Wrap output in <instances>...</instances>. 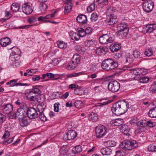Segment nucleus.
Instances as JSON below:
<instances>
[{
  "label": "nucleus",
  "mask_w": 156,
  "mask_h": 156,
  "mask_svg": "<svg viewBox=\"0 0 156 156\" xmlns=\"http://www.w3.org/2000/svg\"><path fill=\"white\" fill-rule=\"evenodd\" d=\"M129 106L127 101L124 100L119 101L113 105L111 110L114 114L119 115L125 113L128 110Z\"/></svg>",
  "instance_id": "obj_1"
},
{
  "label": "nucleus",
  "mask_w": 156,
  "mask_h": 156,
  "mask_svg": "<svg viewBox=\"0 0 156 156\" xmlns=\"http://www.w3.org/2000/svg\"><path fill=\"white\" fill-rule=\"evenodd\" d=\"M118 66L117 62L111 58H108L103 60L101 63V67L105 70H112Z\"/></svg>",
  "instance_id": "obj_2"
},
{
  "label": "nucleus",
  "mask_w": 156,
  "mask_h": 156,
  "mask_svg": "<svg viewBox=\"0 0 156 156\" xmlns=\"http://www.w3.org/2000/svg\"><path fill=\"white\" fill-rule=\"evenodd\" d=\"M114 9L112 7H109L107 9L106 12L107 18L106 21L110 25L115 24L117 21L116 16L114 14Z\"/></svg>",
  "instance_id": "obj_3"
},
{
  "label": "nucleus",
  "mask_w": 156,
  "mask_h": 156,
  "mask_svg": "<svg viewBox=\"0 0 156 156\" xmlns=\"http://www.w3.org/2000/svg\"><path fill=\"white\" fill-rule=\"evenodd\" d=\"M138 144L135 140H126L121 142L120 147L122 149L127 150H131L138 147Z\"/></svg>",
  "instance_id": "obj_4"
},
{
  "label": "nucleus",
  "mask_w": 156,
  "mask_h": 156,
  "mask_svg": "<svg viewBox=\"0 0 156 156\" xmlns=\"http://www.w3.org/2000/svg\"><path fill=\"white\" fill-rule=\"evenodd\" d=\"M117 34L119 36H126L128 33L129 28L127 23H122L118 25Z\"/></svg>",
  "instance_id": "obj_5"
},
{
  "label": "nucleus",
  "mask_w": 156,
  "mask_h": 156,
  "mask_svg": "<svg viewBox=\"0 0 156 156\" xmlns=\"http://www.w3.org/2000/svg\"><path fill=\"white\" fill-rule=\"evenodd\" d=\"M26 113L23 109L20 108L18 109L15 113L10 114L9 118L12 119H18L19 120H20L26 116Z\"/></svg>",
  "instance_id": "obj_6"
},
{
  "label": "nucleus",
  "mask_w": 156,
  "mask_h": 156,
  "mask_svg": "<svg viewBox=\"0 0 156 156\" xmlns=\"http://www.w3.org/2000/svg\"><path fill=\"white\" fill-rule=\"evenodd\" d=\"M95 131L97 137L101 138L107 133V128L103 125H99L96 128Z\"/></svg>",
  "instance_id": "obj_7"
},
{
  "label": "nucleus",
  "mask_w": 156,
  "mask_h": 156,
  "mask_svg": "<svg viewBox=\"0 0 156 156\" xmlns=\"http://www.w3.org/2000/svg\"><path fill=\"white\" fill-rule=\"evenodd\" d=\"M108 90L112 92H117L120 87L119 83L116 81H112L110 82L108 85Z\"/></svg>",
  "instance_id": "obj_8"
},
{
  "label": "nucleus",
  "mask_w": 156,
  "mask_h": 156,
  "mask_svg": "<svg viewBox=\"0 0 156 156\" xmlns=\"http://www.w3.org/2000/svg\"><path fill=\"white\" fill-rule=\"evenodd\" d=\"M114 40L112 37L109 36L107 34H104L101 36L99 38V41L101 44H105L112 42Z\"/></svg>",
  "instance_id": "obj_9"
},
{
  "label": "nucleus",
  "mask_w": 156,
  "mask_h": 156,
  "mask_svg": "<svg viewBox=\"0 0 156 156\" xmlns=\"http://www.w3.org/2000/svg\"><path fill=\"white\" fill-rule=\"evenodd\" d=\"M76 136V132L73 130H70L64 135L63 139L65 140H71L75 139Z\"/></svg>",
  "instance_id": "obj_10"
},
{
  "label": "nucleus",
  "mask_w": 156,
  "mask_h": 156,
  "mask_svg": "<svg viewBox=\"0 0 156 156\" xmlns=\"http://www.w3.org/2000/svg\"><path fill=\"white\" fill-rule=\"evenodd\" d=\"M154 6V3L151 1H146L143 4V7L144 10L147 12H151Z\"/></svg>",
  "instance_id": "obj_11"
},
{
  "label": "nucleus",
  "mask_w": 156,
  "mask_h": 156,
  "mask_svg": "<svg viewBox=\"0 0 156 156\" xmlns=\"http://www.w3.org/2000/svg\"><path fill=\"white\" fill-rule=\"evenodd\" d=\"M28 116L30 119H35L38 117V114L35 108H28L27 112Z\"/></svg>",
  "instance_id": "obj_12"
},
{
  "label": "nucleus",
  "mask_w": 156,
  "mask_h": 156,
  "mask_svg": "<svg viewBox=\"0 0 156 156\" xmlns=\"http://www.w3.org/2000/svg\"><path fill=\"white\" fill-rule=\"evenodd\" d=\"M127 71H130V73L132 75H134L136 76L133 77V78L136 80H138L141 74H142L141 69H133L128 67L126 69Z\"/></svg>",
  "instance_id": "obj_13"
},
{
  "label": "nucleus",
  "mask_w": 156,
  "mask_h": 156,
  "mask_svg": "<svg viewBox=\"0 0 156 156\" xmlns=\"http://www.w3.org/2000/svg\"><path fill=\"white\" fill-rule=\"evenodd\" d=\"M22 9L23 12L27 15L30 14L33 11V9L30 4L26 3L23 4L22 6Z\"/></svg>",
  "instance_id": "obj_14"
},
{
  "label": "nucleus",
  "mask_w": 156,
  "mask_h": 156,
  "mask_svg": "<svg viewBox=\"0 0 156 156\" xmlns=\"http://www.w3.org/2000/svg\"><path fill=\"white\" fill-rule=\"evenodd\" d=\"M3 111L5 113L9 114V116L10 114H13L11 113L13 109V107L11 104H6L3 106Z\"/></svg>",
  "instance_id": "obj_15"
},
{
  "label": "nucleus",
  "mask_w": 156,
  "mask_h": 156,
  "mask_svg": "<svg viewBox=\"0 0 156 156\" xmlns=\"http://www.w3.org/2000/svg\"><path fill=\"white\" fill-rule=\"evenodd\" d=\"M11 43L10 39L8 37H5L1 38L0 40L1 45L5 47L9 45Z\"/></svg>",
  "instance_id": "obj_16"
},
{
  "label": "nucleus",
  "mask_w": 156,
  "mask_h": 156,
  "mask_svg": "<svg viewBox=\"0 0 156 156\" xmlns=\"http://www.w3.org/2000/svg\"><path fill=\"white\" fill-rule=\"evenodd\" d=\"M64 12L65 14H67L69 13L72 9L73 4L71 2H65L64 4Z\"/></svg>",
  "instance_id": "obj_17"
},
{
  "label": "nucleus",
  "mask_w": 156,
  "mask_h": 156,
  "mask_svg": "<svg viewBox=\"0 0 156 156\" xmlns=\"http://www.w3.org/2000/svg\"><path fill=\"white\" fill-rule=\"evenodd\" d=\"M96 53L99 55H104L108 51V48L105 46H101L97 48L95 50Z\"/></svg>",
  "instance_id": "obj_18"
},
{
  "label": "nucleus",
  "mask_w": 156,
  "mask_h": 156,
  "mask_svg": "<svg viewBox=\"0 0 156 156\" xmlns=\"http://www.w3.org/2000/svg\"><path fill=\"white\" fill-rule=\"evenodd\" d=\"M120 129L122 132L127 136H129L130 135V129L129 127L126 125H122L120 128Z\"/></svg>",
  "instance_id": "obj_19"
},
{
  "label": "nucleus",
  "mask_w": 156,
  "mask_h": 156,
  "mask_svg": "<svg viewBox=\"0 0 156 156\" xmlns=\"http://www.w3.org/2000/svg\"><path fill=\"white\" fill-rule=\"evenodd\" d=\"M123 120L122 119H117L112 120L110 123L113 126H118L123 124Z\"/></svg>",
  "instance_id": "obj_20"
},
{
  "label": "nucleus",
  "mask_w": 156,
  "mask_h": 156,
  "mask_svg": "<svg viewBox=\"0 0 156 156\" xmlns=\"http://www.w3.org/2000/svg\"><path fill=\"white\" fill-rule=\"evenodd\" d=\"M77 21L79 23H85L87 21V16L83 14H80L78 15L76 19Z\"/></svg>",
  "instance_id": "obj_21"
},
{
  "label": "nucleus",
  "mask_w": 156,
  "mask_h": 156,
  "mask_svg": "<svg viewBox=\"0 0 156 156\" xmlns=\"http://www.w3.org/2000/svg\"><path fill=\"white\" fill-rule=\"evenodd\" d=\"M112 150L106 147L103 148L101 150V152L103 155H110L112 153Z\"/></svg>",
  "instance_id": "obj_22"
},
{
  "label": "nucleus",
  "mask_w": 156,
  "mask_h": 156,
  "mask_svg": "<svg viewBox=\"0 0 156 156\" xmlns=\"http://www.w3.org/2000/svg\"><path fill=\"white\" fill-rule=\"evenodd\" d=\"M124 60L126 63L131 64L133 62L134 59L131 55L129 54H127L125 55Z\"/></svg>",
  "instance_id": "obj_23"
},
{
  "label": "nucleus",
  "mask_w": 156,
  "mask_h": 156,
  "mask_svg": "<svg viewBox=\"0 0 156 156\" xmlns=\"http://www.w3.org/2000/svg\"><path fill=\"white\" fill-rule=\"evenodd\" d=\"M88 118L90 120L94 122L97 121L98 119V115L93 112H91L89 115Z\"/></svg>",
  "instance_id": "obj_24"
},
{
  "label": "nucleus",
  "mask_w": 156,
  "mask_h": 156,
  "mask_svg": "<svg viewBox=\"0 0 156 156\" xmlns=\"http://www.w3.org/2000/svg\"><path fill=\"white\" fill-rule=\"evenodd\" d=\"M82 151L81 146L80 145L75 146L72 151V153L74 154H78Z\"/></svg>",
  "instance_id": "obj_25"
},
{
  "label": "nucleus",
  "mask_w": 156,
  "mask_h": 156,
  "mask_svg": "<svg viewBox=\"0 0 156 156\" xmlns=\"http://www.w3.org/2000/svg\"><path fill=\"white\" fill-rule=\"evenodd\" d=\"M148 115L151 118H156V106L153 108L149 110Z\"/></svg>",
  "instance_id": "obj_26"
},
{
  "label": "nucleus",
  "mask_w": 156,
  "mask_h": 156,
  "mask_svg": "<svg viewBox=\"0 0 156 156\" xmlns=\"http://www.w3.org/2000/svg\"><path fill=\"white\" fill-rule=\"evenodd\" d=\"M156 28V25L154 24H150L147 26L146 29V32L150 33Z\"/></svg>",
  "instance_id": "obj_27"
},
{
  "label": "nucleus",
  "mask_w": 156,
  "mask_h": 156,
  "mask_svg": "<svg viewBox=\"0 0 156 156\" xmlns=\"http://www.w3.org/2000/svg\"><path fill=\"white\" fill-rule=\"evenodd\" d=\"M20 8V5L16 3H13L11 6V9L13 12H16L19 11Z\"/></svg>",
  "instance_id": "obj_28"
},
{
  "label": "nucleus",
  "mask_w": 156,
  "mask_h": 156,
  "mask_svg": "<svg viewBox=\"0 0 156 156\" xmlns=\"http://www.w3.org/2000/svg\"><path fill=\"white\" fill-rule=\"evenodd\" d=\"M80 60V56L77 54L74 55L72 59V62L77 64L79 62Z\"/></svg>",
  "instance_id": "obj_29"
},
{
  "label": "nucleus",
  "mask_w": 156,
  "mask_h": 156,
  "mask_svg": "<svg viewBox=\"0 0 156 156\" xmlns=\"http://www.w3.org/2000/svg\"><path fill=\"white\" fill-rule=\"evenodd\" d=\"M121 48V46L119 44H114L113 45H111L110 49L112 51H116Z\"/></svg>",
  "instance_id": "obj_30"
},
{
  "label": "nucleus",
  "mask_w": 156,
  "mask_h": 156,
  "mask_svg": "<svg viewBox=\"0 0 156 156\" xmlns=\"http://www.w3.org/2000/svg\"><path fill=\"white\" fill-rule=\"evenodd\" d=\"M19 120L20 121V126L22 127L27 126L29 123L28 121L26 119V116L23 118V119H22L21 120Z\"/></svg>",
  "instance_id": "obj_31"
},
{
  "label": "nucleus",
  "mask_w": 156,
  "mask_h": 156,
  "mask_svg": "<svg viewBox=\"0 0 156 156\" xmlns=\"http://www.w3.org/2000/svg\"><path fill=\"white\" fill-rule=\"evenodd\" d=\"M37 86H33V88L31 89H30L29 90L30 92L33 93L34 94H40L41 93V91L39 88H37Z\"/></svg>",
  "instance_id": "obj_32"
},
{
  "label": "nucleus",
  "mask_w": 156,
  "mask_h": 156,
  "mask_svg": "<svg viewBox=\"0 0 156 156\" xmlns=\"http://www.w3.org/2000/svg\"><path fill=\"white\" fill-rule=\"evenodd\" d=\"M59 154L58 156H69V154H67L68 152L67 150L65 148H62L59 151Z\"/></svg>",
  "instance_id": "obj_33"
},
{
  "label": "nucleus",
  "mask_w": 156,
  "mask_h": 156,
  "mask_svg": "<svg viewBox=\"0 0 156 156\" xmlns=\"http://www.w3.org/2000/svg\"><path fill=\"white\" fill-rule=\"evenodd\" d=\"M70 35L72 40L78 41L80 39L79 35L78 33L71 32Z\"/></svg>",
  "instance_id": "obj_34"
},
{
  "label": "nucleus",
  "mask_w": 156,
  "mask_h": 156,
  "mask_svg": "<svg viewBox=\"0 0 156 156\" xmlns=\"http://www.w3.org/2000/svg\"><path fill=\"white\" fill-rule=\"evenodd\" d=\"M95 40H90L86 41L85 42L86 46L87 47L93 46L95 44Z\"/></svg>",
  "instance_id": "obj_35"
},
{
  "label": "nucleus",
  "mask_w": 156,
  "mask_h": 156,
  "mask_svg": "<svg viewBox=\"0 0 156 156\" xmlns=\"http://www.w3.org/2000/svg\"><path fill=\"white\" fill-rule=\"evenodd\" d=\"M48 8L47 5L44 3H41L39 5V9L42 13L44 12Z\"/></svg>",
  "instance_id": "obj_36"
},
{
  "label": "nucleus",
  "mask_w": 156,
  "mask_h": 156,
  "mask_svg": "<svg viewBox=\"0 0 156 156\" xmlns=\"http://www.w3.org/2000/svg\"><path fill=\"white\" fill-rule=\"evenodd\" d=\"M74 92L75 94L79 95H82L84 94L83 90L78 87L74 90Z\"/></svg>",
  "instance_id": "obj_37"
},
{
  "label": "nucleus",
  "mask_w": 156,
  "mask_h": 156,
  "mask_svg": "<svg viewBox=\"0 0 156 156\" xmlns=\"http://www.w3.org/2000/svg\"><path fill=\"white\" fill-rule=\"evenodd\" d=\"M57 44L59 48H65L67 47V44L62 41L57 42Z\"/></svg>",
  "instance_id": "obj_38"
},
{
  "label": "nucleus",
  "mask_w": 156,
  "mask_h": 156,
  "mask_svg": "<svg viewBox=\"0 0 156 156\" xmlns=\"http://www.w3.org/2000/svg\"><path fill=\"white\" fill-rule=\"evenodd\" d=\"M105 144L107 147H113L116 145V143L114 141L109 140L105 142Z\"/></svg>",
  "instance_id": "obj_39"
},
{
  "label": "nucleus",
  "mask_w": 156,
  "mask_h": 156,
  "mask_svg": "<svg viewBox=\"0 0 156 156\" xmlns=\"http://www.w3.org/2000/svg\"><path fill=\"white\" fill-rule=\"evenodd\" d=\"M133 55L135 58H140L141 57L140 52L136 50H135L133 51Z\"/></svg>",
  "instance_id": "obj_40"
},
{
  "label": "nucleus",
  "mask_w": 156,
  "mask_h": 156,
  "mask_svg": "<svg viewBox=\"0 0 156 156\" xmlns=\"http://www.w3.org/2000/svg\"><path fill=\"white\" fill-rule=\"evenodd\" d=\"M17 80L14 79L11 80L9 82H8L6 83L7 85H9L10 87H12L13 86H16V83Z\"/></svg>",
  "instance_id": "obj_41"
},
{
  "label": "nucleus",
  "mask_w": 156,
  "mask_h": 156,
  "mask_svg": "<svg viewBox=\"0 0 156 156\" xmlns=\"http://www.w3.org/2000/svg\"><path fill=\"white\" fill-rule=\"evenodd\" d=\"M27 99L31 101H34L36 100V97L35 96L32 95V93L29 92V94L27 96Z\"/></svg>",
  "instance_id": "obj_42"
},
{
  "label": "nucleus",
  "mask_w": 156,
  "mask_h": 156,
  "mask_svg": "<svg viewBox=\"0 0 156 156\" xmlns=\"http://www.w3.org/2000/svg\"><path fill=\"white\" fill-rule=\"evenodd\" d=\"M138 80H139L140 82L142 83H147L149 80V78L146 76H144L141 78H139L138 79Z\"/></svg>",
  "instance_id": "obj_43"
},
{
  "label": "nucleus",
  "mask_w": 156,
  "mask_h": 156,
  "mask_svg": "<svg viewBox=\"0 0 156 156\" xmlns=\"http://www.w3.org/2000/svg\"><path fill=\"white\" fill-rule=\"evenodd\" d=\"M78 31L79 33L78 34L79 35L80 38V37H84L87 34L85 33V30L82 28H80L79 29Z\"/></svg>",
  "instance_id": "obj_44"
},
{
  "label": "nucleus",
  "mask_w": 156,
  "mask_h": 156,
  "mask_svg": "<svg viewBox=\"0 0 156 156\" xmlns=\"http://www.w3.org/2000/svg\"><path fill=\"white\" fill-rule=\"evenodd\" d=\"M74 106L77 108H80L82 104V102L80 100L76 101L74 103Z\"/></svg>",
  "instance_id": "obj_45"
},
{
  "label": "nucleus",
  "mask_w": 156,
  "mask_h": 156,
  "mask_svg": "<svg viewBox=\"0 0 156 156\" xmlns=\"http://www.w3.org/2000/svg\"><path fill=\"white\" fill-rule=\"evenodd\" d=\"M76 49L80 53H82L85 51L84 48L79 45H76Z\"/></svg>",
  "instance_id": "obj_46"
},
{
  "label": "nucleus",
  "mask_w": 156,
  "mask_h": 156,
  "mask_svg": "<svg viewBox=\"0 0 156 156\" xmlns=\"http://www.w3.org/2000/svg\"><path fill=\"white\" fill-rule=\"evenodd\" d=\"M14 139L13 137H11L7 140H6L3 141L2 143L5 145H7L8 144H10L13 141Z\"/></svg>",
  "instance_id": "obj_47"
},
{
  "label": "nucleus",
  "mask_w": 156,
  "mask_h": 156,
  "mask_svg": "<svg viewBox=\"0 0 156 156\" xmlns=\"http://www.w3.org/2000/svg\"><path fill=\"white\" fill-rule=\"evenodd\" d=\"M98 16L96 13L92 14L90 17V19L92 21H95L98 20Z\"/></svg>",
  "instance_id": "obj_48"
},
{
  "label": "nucleus",
  "mask_w": 156,
  "mask_h": 156,
  "mask_svg": "<svg viewBox=\"0 0 156 156\" xmlns=\"http://www.w3.org/2000/svg\"><path fill=\"white\" fill-rule=\"evenodd\" d=\"M95 8V6L93 4H91L88 7L87 10L88 12H91L94 10Z\"/></svg>",
  "instance_id": "obj_49"
},
{
  "label": "nucleus",
  "mask_w": 156,
  "mask_h": 156,
  "mask_svg": "<svg viewBox=\"0 0 156 156\" xmlns=\"http://www.w3.org/2000/svg\"><path fill=\"white\" fill-rule=\"evenodd\" d=\"M39 116L40 119L43 121H45L47 120L46 117L43 112L39 113Z\"/></svg>",
  "instance_id": "obj_50"
},
{
  "label": "nucleus",
  "mask_w": 156,
  "mask_h": 156,
  "mask_svg": "<svg viewBox=\"0 0 156 156\" xmlns=\"http://www.w3.org/2000/svg\"><path fill=\"white\" fill-rule=\"evenodd\" d=\"M144 54L147 56L149 57L153 54V51L151 49H148L145 51Z\"/></svg>",
  "instance_id": "obj_51"
},
{
  "label": "nucleus",
  "mask_w": 156,
  "mask_h": 156,
  "mask_svg": "<svg viewBox=\"0 0 156 156\" xmlns=\"http://www.w3.org/2000/svg\"><path fill=\"white\" fill-rule=\"evenodd\" d=\"M150 90L153 92H156V81L152 84L150 88Z\"/></svg>",
  "instance_id": "obj_52"
},
{
  "label": "nucleus",
  "mask_w": 156,
  "mask_h": 156,
  "mask_svg": "<svg viewBox=\"0 0 156 156\" xmlns=\"http://www.w3.org/2000/svg\"><path fill=\"white\" fill-rule=\"evenodd\" d=\"M73 64V63H72V62H70L69 64L65 65L66 68L69 70H72L74 69L75 68V66H72V64Z\"/></svg>",
  "instance_id": "obj_53"
},
{
  "label": "nucleus",
  "mask_w": 156,
  "mask_h": 156,
  "mask_svg": "<svg viewBox=\"0 0 156 156\" xmlns=\"http://www.w3.org/2000/svg\"><path fill=\"white\" fill-rule=\"evenodd\" d=\"M6 118L5 115L0 113V123H2L6 119Z\"/></svg>",
  "instance_id": "obj_54"
},
{
  "label": "nucleus",
  "mask_w": 156,
  "mask_h": 156,
  "mask_svg": "<svg viewBox=\"0 0 156 156\" xmlns=\"http://www.w3.org/2000/svg\"><path fill=\"white\" fill-rule=\"evenodd\" d=\"M80 74H81V73H73L68 74L67 75V77L69 78L73 77H76L79 76Z\"/></svg>",
  "instance_id": "obj_55"
},
{
  "label": "nucleus",
  "mask_w": 156,
  "mask_h": 156,
  "mask_svg": "<svg viewBox=\"0 0 156 156\" xmlns=\"http://www.w3.org/2000/svg\"><path fill=\"white\" fill-rule=\"evenodd\" d=\"M136 124L138 127H142L145 126L146 123L142 121L136 122Z\"/></svg>",
  "instance_id": "obj_56"
},
{
  "label": "nucleus",
  "mask_w": 156,
  "mask_h": 156,
  "mask_svg": "<svg viewBox=\"0 0 156 156\" xmlns=\"http://www.w3.org/2000/svg\"><path fill=\"white\" fill-rule=\"evenodd\" d=\"M37 108L38 109V112L39 113L43 112L45 109V108L43 107L42 105H37Z\"/></svg>",
  "instance_id": "obj_57"
},
{
  "label": "nucleus",
  "mask_w": 156,
  "mask_h": 156,
  "mask_svg": "<svg viewBox=\"0 0 156 156\" xmlns=\"http://www.w3.org/2000/svg\"><path fill=\"white\" fill-rule=\"evenodd\" d=\"M36 21V18L35 17L32 16L29 17L28 20V21L30 23H32Z\"/></svg>",
  "instance_id": "obj_58"
},
{
  "label": "nucleus",
  "mask_w": 156,
  "mask_h": 156,
  "mask_svg": "<svg viewBox=\"0 0 156 156\" xmlns=\"http://www.w3.org/2000/svg\"><path fill=\"white\" fill-rule=\"evenodd\" d=\"M69 95V93L68 92H66L64 94L61 96H58L56 98H59L62 99H66L67 98Z\"/></svg>",
  "instance_id": "obj_59"
},
{
  "label": "nucleus",
  "mask_w": 156,
  "mask_h": 156,
  "mask_svg": "<svg viewBox=\"0 0 156 156\" xmlns=\"http://www.w3.org/2000/svg\"><path fill=\"white\" fill-rule=\"evenodd\" d=\"M59 103L58 102L55 103L54 105V111L56 112H58L59 111Z\"/></svg>",
  "instance_id": "obj_60"
},
{
  "label": "nucleus",
  "mask_w": 156,
  "mask_h": 156,
  "mask_svg": "<svg viewBox=\"0 0 156 156\" xmlns=\"http://www.w3.org/2000/svg\"><path fill=\"white\" fill-rule=\"evenodd\" d=\"M5 17H6V18L2 19H1V20L2 21H5L6 20V19H8L9 18V17L11 16V14L8 12H5Z\"/></svg>",
  "instance_id": "obj_61"
},
{
  "label": "nucleus",
  "mask_w": 156,
  "mask_h": 156,
  "mask_svg": "<svg viewBox=\"0 0 156 156\" xmlns=\"http://www.w3.org/2000/svg\"><path fill=\"white\" fill-rule=\"evenodd\" d=\"M154 147L155 145L153 144H150L148 147V149L150 151H154Z\"/></svg>",
  "instance_id": "obj_62"
},
{
  "label": "nucleus",
  "mask_w": 156,
  "mask_h": 156,
  "mask_svg": "<svg viewBox=\"0 0 156 156\" xmlns=\"http://www.w3.org/2000/svg\"><path fill=\"white\" fill-rule=\"evenodd\" d=\"M10 134V133L8 131H6L3 135L2 138L4 139H6L9 137Z\"/></svg>",
  "instance_id": "obj_63"
},
{
  "label": "nucleus",
  "mask_w": 156,
  "mask_h": 156,
  "mask_svg": "<svg viewBox=\"0 0 156 156\" xmlns=\"http://www.w3.org/2000/svg\"><path fill=\"white\" fill-rule=\"evenodd\" d=\"M27 73H28V75L29 76L33 75L36 72V71H34V69H28L27 70Z\"/></svg>",
  "instance_id": "obj_64"
}]
</instances>
